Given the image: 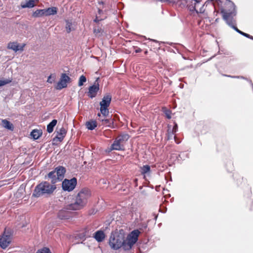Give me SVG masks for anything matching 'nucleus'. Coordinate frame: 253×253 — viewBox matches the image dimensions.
Listing matches in <instances>:
<instances>
[{
  "instance_id": "obj_1",
  "label": "nucleus",
  "mask_w": 253,
  "mask_h": 253,
  "mask_svg": "<svg viewBox=\"0 0 253 253\" xmlns=\"http://www.w3.org/2000/svg\"><path fill=\"white\" fill-rule=\"evenodd\" d=\"M91 195V191L88 188H82L76 196L74 202L67 206V209L77 211L83 209L86 205Z\"/></svg>"
},
{
  "instance_id": "obj_2",
  "label": "nucleus",
  "mask_w": 253,
  "mask_h": 253,
  "mask_svg": "<svg viewBox=\"0 0 253 253\" xmlns=\"http://www.w3.org/2000/svg\"><path fill=\"white\" fill-rule=\"evenodd\" d=\"M56 186L50 184L47 181H42L38 184L35 188L32 193V197L39 198L41 196H48L53 194Z\"/></svg>"
},
{
  "instance_id": "obj_3",
  "label": "nucleus",
  "mask_w": 253,
  "mask_h": 253,
  "mask_svg": "<svg viewBox=\"0 0 253 253\" xmlns=\"http://www.w3.org/2000/svg\"><path fill=\"white\" fill-rule=\"evenodd\" d=\"M125 236L118 231L112 232L109 240V245L112 249L118 250L123 247L124 249Z\"/></svg>"
},
{
  "instance_id": "obj_4",
  "label": "nucleus",
  "mask_w": 253,
  "mask_h": 253,
  "mask_svg": "<svg viewBox=\"0 0 253 253\" xmlns=\"http://www.w3.org/2000/svg\"><path fill=\"white\" fill-rule=\"evenodd\" d=\"M227 5L230 8L229 9H222L221 12L223 19L226 21L227 24L230 26L232 24H235L234 17L236 15V11L235 5L233 2L229 0Z\"/></svg>"
},
{
  "instance_id": "obj_5",
  "label": "nucleus",
  "mask_w": 253,
  "mask_h": 253,
  "mask_svg": "<svg viewBox=\"0 0 253 253\" xmlns=\"http://www.w3.org/2000/svg\"><path fill=\"white\" fill-rule=\"evenodd\" d=\"M140 233V232L138 229H135L128 235L126 240L124 239V250L125 251H129L132 248L138 241Z\"/></svg>"
},
{
  "instance_id": "obj_6",
  "label": "nucleus",
  "mask_w": 253,
  "mask_h": 253,
  "mask_svg": "<svg viewBox=\"0 0 253 253\" xmlns=\"http://www.w3.org/2000/svg\"><path fill=\"white\" fill-rule=\"evenodd\" d=\"M129 138V135L127 133L122 134L115 139L111 145V149L115 150H123L124 146L123 143L126 142Z\"/></svg>"
},
{
  "instance_id": "obj_7",
  "label": "nucleus",
  "mask_w": 253,
  "mask_h": 253,
  "mask_svg": "<svg viewBox=\"0 0 253 253\" xmlns=\"http://www.w3.org/2000/svg\"><path fill=\"white\" fill-rule=\"evenodd\" d=\"M111 99V95L110 94H107L104 96L102 101L100 102V111L104 117L109 115V110L108 108L110 104Z\"/></svg>"
},
{
  "instance_id": "obj_8",
  "label": "nucleus",
  "mask_w": 253,
  "mask_h": 253,
  "mask_svg": "<svg viewBox=\"0 0 253 253\" xmlns=\"http://www.w3.org/2000/svg\"><path fill=\"white\" fill-rule=\"evenodd\" d=\"M77 184V180L75 177L71 179H65L62 183V188L64 191L70 192L73 191Z\"/></svg>"
},
{
  "instance_id": "obj_9",
  "label": "nucleus",
  "mask_w": 253,
  "mask_h": 253,
  "mask_svg": "<svg viewBox=\"0 0 253 253\" xmlns=\"http://www.w3.org/2000/svg\"><path fill=\"white\" fill-rule=\"evenodd\" d=\"M11 242V236L8 232H4L0 237V247L2 249H6Z\"/></svg>"
},
{
  "instance_id": "obj_10",
  "label": "nucleus",
  "mask_w": 253,
  "mask_h": 253,
  "mask_svg": "<svg viewBox=\"0 0 253 253\" xmlns=\"http://www.w3.org/2000/svg\"><path fill=\"white\" fill-rule=\"evenodd\" d=\"M99 78H97L93 84L88 87L87 96L90 98H94L99 90Z\"/></svg>"
},
{
  "instance_id": "obj_11",
  "label": "nucleus",
  "mask_w": 253,
  "mask_h": 253,
  "mask_svg": "<svg viewBox=\"0 0 253 253\" xmlns=\"http://www.w3.org/2000/svg\"><path fill=\"white\" fill-rule=\"evenodd\" d=\"M70 78L65 73H62L59 81L56 87L57 89H61L67 86V84L70 81Z\"/></svg>"
},
{
  "instance_id": "obj_12",
  "label": "nucleus",
  "mask_w": 253,
  "mask_h": 253,
  "mask_svg": "<svg viewBox=\"0 0 253 253\" xmlns=\"http://www.w3.org/2000/svg\"><path fill=\"white\" fill-rule=\"evenodd\" d=\"M57 175L59 181H62L64 177L66 172V169L63 166H59L54 169Z\"/></svg>"
},
{
  "instance_id": "obj_13",
  "label": "nucleus",
  "mask_w": 253,
  "mask_h": 253,
  "mask_svg": "<svg viewBox=\"0 0 253 253\" xmlns=\"http://www.w3.org/2000/svg\"><path fill=\"white\" fill-rule=\"evenodd\" d=\"M26 44L23 43L22 45L19 46L16 42H10L7 45V48L12 49L15 52L18 51H23L24 47L25 46Z\"/></svg>"
},
{
  "instance_id": "obj_14",
  "label": "nucleus",
  "mask_w": 253,
  "mask_h": 253,
  "mask_svg": "<svg viewBox=\"0 0 253 253\" xmlns=\"http://www.w3.org/2000/svg\"><path fill=\"white\" fill-rule=\"evenodd\" d=\"M97 116L99 117L98 120L102 122V125L108 126L110 128H113L114 121L113 119H101L100 113H98Z\"/></svg>"
},
{
  "instance_id": "obj_15",
  "label": "nucleus",
  "mask_w": 253,
  "mask_h": 253,
  "mask_svg": "<svg viewBox=\"0 0 253 253\" xmlns=\"http://www.w3.org/2000/svg\"><path fill=\"white\" fill-rule=\"evenodd\" d=\"M93 237L98 242H101L105 239V235L102 230H100L94 233Z\"/></svg>"
},
{
  "instance_id": "obj_16",
  "label": "nucleus",
  "mask_w": 253,
  "mask_h": 253,
  "mask_svg": "<svg viewBox=\"0 0 253 253\" xmlns=\"http://www.w3.org/2000/svg\"><path fill=\"white\" fill-rule=\"evenodd\" d=\"M47 178L51 179V182L53 185L59 181L54 170L49 172L47 176H45V179H47Z\"/></svg>"
},
{
  "instance_id": "obj_17",
  "label": "nucleus",
  "mask_w": 253,
  "mask_h": 253,
  "mask_svg": "<svg viewBox=\"0 0 253 253\" xmlns=\"http://www.w3.org/2000/svg\"><path fill=\"white\" fill-rule=\"evenodd\" d=\"M57 8L54 6L45 9V16L54 15L57 13Z\"/></svg>"
},
{
  "instance_id": "obj_18",
  "label": "nucleus",
  "mask_w": 253,
  "mask_h": 253,
  "mask_svg": "<svg viewBox=\"0 0 253 253\" xmlns=\"http://www.w3.org/2000/svg\"><path fill=\"white\" fill-rule=\"evenodd\" d=\"M69 217V212L66 210H61L58 213V217L60 219H68Z\"/></svg>"
},
{
  "instance_id": "obj_19",
  "label": "nucleus",
  "mask_w": 253,
  "mask_h": 253,
  "mask_svg": "<svg viewBox=\"0 0 253 253\" xmlns=\"http://www.w3.org/2000/svg\"><path fill=\"white\" fill-rule=\"evenodd\" d=\"M2 126L3 127L10 130H13L14 129L13 124L5 119L2 120Z\"/></svg>"
},
{
  "instance_id": "obj_20",
  "label": "nucleus",
  "mask_w": 253,
  "mask_h": 253,
  "mask_svg": "<svg viewBox=\"0 0 253 253\" xmlns=\"http://www.w3.org/2000/svg\"><path fill=\"white\" fill-rule=\"evenodd\" d=\"M42 132L41 130L38 129H34L31 132V137L34 139L37 140L40 138V137L42 135Z\"/></svg>"
},
{
  "instance_id": "obj_21",
  "label": "nucleus",
  "mask_w": 253,
  "mask_h": 253,
  "mask_svg": "<svg viewBox=\"0 0 253 253\" xmlns=\"http://www.w3.org/2000/svg\"><path fill=\"white\" fill-rule=\"evenodd\" d=\"M57 121L55 119H53L52 120L51 122H50L47 125V131L48 133H51L54 129V126L57 124Z\"/></svg>"
},
{
  "instance_id": "obj_22",
  "label": "nucleus",
  "mask_w": 253,
  "mask_h": 253,
  "mask_svg": "<svg viewBox=\"0 0 253 253\" xmlns=\"http://www.w3.org/2000/svg\"><path fill=\"white\" fill-rule=\"evenodd\" d=\"M35 0H29L25 3H22L21 6L22 8H33L35 6Z\"/></svg>"
},
{
  "instance_id": "obj_23",
  "label": "nucleus",
  "mask_w": 253,
  "mask_h": 253,
  "mask_svg": "<svg viewBox=\"0 0 253 253\" xmlns=\"http://www.w3.org/2000/svg\"><path fill=\"white\" fill-rule=\"evenodd\" d=\"M32 16L34 17H41L45 16V9L36 10L33 12Z\"/></svg>"
},
{
  "instance_id": "obj_24",
  "label": "nucleus",
  "mask_w": 253,
  "mask_h": 253,
  "mask_svg": "<svg viewBox=\"0 0 253 253\" xmlns=\"http://www.w3.org/2000/svg\"><path fill=\"white\" fill-rule=\"evenodd\" d=\"M86 126L88 129L92 130L97 126V124L95 121H88L86 122Z\"/></svg>"
},
{
  "instance_id": "obj_25",
  "label": "nucleus",
  "mask_w": 253,
  "mask_h": 253,
  "mask_svg": "<svg viewBox=\"0 0 253 253\" xmlns=\"http://www.w3.org/2000/svg\"><path fill=\"white\" fill-rule=\"evenodd\" d=\"M65 22H66L65 28L66 30V32L67 33H70L71 32V31L72 30V22L71 20H66Z\"/></svg>"
},
{
  "instance_id": "obj_26",
  "label": "nucleus",
  "mask_w": 253,
  "mask_h": 253,
  "mask_svg": "<svg viewBox=\"0 0 253 253\" xmlns=\"http://www.w3.org/2000/svg\"><path fill=\"white\" fill-rule=\"evenodd\" d=\"M150 170V167L149 165H144L141 168V173L144 175L147 173L149 172Z\"/></svg>"
},
{
  "instance_id": "obj_27",
  "label": "nucleus",
  "mask_w": 253,
  "mask_h": 253,
  "mask_svg": "<svg viewBox=\"0 0 253 253\" xmlns=\"http://www.w3.org/2000/svg\"><path fill=\"white\" fill-rule=\"evenodd\" d=\"M173 134L174 133H173L172 130H171V128L169 127L167 133V140L171 139L173 137H174V138L175 139V136H173Z\"/></svg>"
},
{
  "instance_id": "obj_28",
  "label": "nucleus",
  "mask_w": 253,
  "mask_h": 253,
  "mask_svg": "<svg viewBox=\"0 0 253 253\" xmlns=\"http://www.w3.org/2000/svg\"><path fill=\"white\" fill-rule=\"evenodd\" d=\"M188 156V154L184 152H181L178 154V156H176L177 160L181 161L184 160L185 158H187Z\"/></svg>"
},
{
  "instance_id": "obj_29",
  "label": "nucleus",
  "mask_w": 253,
  "mask_h": 253,
  "mask_svg": "<svg viewBox=\"0 0 253 253\" xmlns=\"http://www.w3.org/2000/svg\"><path fill=\"white\" fill-rule=\"evenodd\" d=\"M11 78L6 79L4 80H0V86H3L5 84H8L12 82Z\"/></svg>"
},
{
  "instance_id": "obj_30",
  "label": "nucleus",
  "mask_w": 253,
  "mask_h": 253,
  "mask_svg": "<svg viewBox=\"0 0 253 253\" xmlns=\"http://www.w3.org/2000/svg\"><path fill=\"white\" fill-rule=\"evenodd\" d=\"M36 253H51V252L48 248L43 247L41 249H39Z\"/></svg>"
},
{
  "instance_id": "obj_31",
  "label": "nucleus",
  "mask_w": 253,
  "mask_h": 253,
  "mask_svg": "<svg viewBox=\"0 0 253 253\" xmlns=\"http://www.w3.org/2000/svg\"><path fill=\"white\" fill-rule=\"evenodd\" d=\"M86 78L84 75H82L80 78L78 83V85L79 86H82L86 82Z\"/></svg>"
},
{
  "instance_id": "obj_32",
  "label": "nucleus",
  "mask_w": 253,
  "mask_h": 253,
  "mask_svg": "<svg viewBox=\"0 0 253 253\" xmlns=\"http://www.w3.org/2000/svg\"><path fill=\"white\" fill-rule=\"evenodd\" d=\"M107 16L105 15L104 16L101 17V16H98V15H96L95 18L93 20V21L96 23H98L99 21H102L106 18H107Z\"/></svg>"
},
{
  "instance_id": "obj_33",
  "label": "nucleus",
  "mask_w": 253,
  "mask_h": 253,
  "mask_svg": "<svg viewBox=\"0 0 253 253\" xmlns=\"http://www.w3.org/2000/svg\"><path fill=\"white\" fill-rule=\"evenodd\" d=\"M98 9V13L97 15L98 16H101V17L104 16L105 15L107 16V11L106 10H103L101 8H97Z\"/></svg>"
},
{
  "instance_id": "obj_34",
  "label": "nucleus",
  "mask_w": 253,
  "mask_h": 253,
  "mask_svg": "<svg viewBox=\"0 0 253 253\" xmlns=\"http://www.w3.org/2000/svg\"><path fill=\"white\" fill-rule=\"evenodd\" d=\"M66 133H67V131H66V129L64 127H61L59 129V131H58V134L59 135H60L61 136H63V137H65V136L66 135Z\"/></svg>"
},
{
  "instance_id": "obj_35",
  "label": "nucleus",
  "mask_w": 253,
  "mask_h": 253,
  "mask_svg": "<svg viewBox=\"0 0 253 253\" xmlns=\"http://www.w3.org/2000/svg\"><path fill=\"white\" fill-rule=\"evenodd\" d=\"M164 113H165V114L166 115L167 118L168 119H171V112L170 110H169V109H165V110H164Z\"/></svg>"
},
{
  "instance_id": "obj_36",
  "label": "nucleus",
  "mask_w": 253,
  "mask_h": 253,
  "mask_svg": "<svg viewBox=\"0 0 253 253\" xmlns=\"http://www.w3.org/2000/svg\"><path fill=\"white\" fill-rule=\"evenodd\" d=\"M102 31V29L99 27H95L93 28V33L95 34L101 33Z\"/></svg>"
},
{
  "instance_id": "obj_37",
  "label": "nucleus",
  "mask_w": 253,
  "mask_h": 253,
  "mask_svg": "<svg viewBox=\"0 0 253 253\" xmlns=\"http://www.w3.org/2000/svg\"><path fill=\"white\" fill-rule=\"evenodd\" d=\"M63 138H64V137L61 136H60V137H58V136H55L53 139V145L55 144V143L54 142L55 141H58L59 142H61L63 140Z\"/></svg>"
},
{
  "instance_id": "obj_38",
  "label": "nucleus",
  "mask_w": 253,
  "mask_h": 253,
  "mask_svg": "<svg viewBox=\"0 0 253 253\" xmlns=\"http://www.w3.org/2000/svg\"><path fill=\"white\" fill-rule=\"evenodd\" d=\"M240 35L248 38V39H251L252 40H253V36L248 34H247L246 33H244L242 31H241V33L240 34Z\"/></svg>"
},
{
  "instance_id": "obj_39",
  "label": "nucleus",
  "mask_w": 253,
  "mask_h": 253,
  "mask_svg": "<svg viewBox=\"0 0 253 253\" xmlns=\"http://www.w3.org/2000/svg\"><path fill=\"white\" fill-rule=\"evenodd\" d=\"M177 130H178L177 124L175 123L172 128H171V130H172L173 133H174L175 132H176L177 131Z\"/></svg>"
},
{
  "instance_id": "obj_40",
  "label": "nucleus",
  "mask_w": 253,
  "mask_h": 253,
  "mask_svg": "<svg viewBox=\"0 0 253 253\" xmlns=\"http://www.w3.org/2000/svg\"><path fill=\"white\" fill-rule=\"evenodd\" d=\"M235 24H232L231 26H230V27H231L232 28H233L235 31H236L238 33H239V34L241 33V31L239 30L237 27H236L234 25Z\"/></svg>"
},
{
  "instance_id": "obj_41",
  "label": "nucleus",
  "mask_w": 253,
  "mask_h": 253,
  "mask_svg": "<svg viewBox=\"0 0 253 253\" xmlns=\"http://www.w3.org/2000/svg\"><path fill=\"white\" fill-rule=\"evenodd\" d=\"M223 76L229 77L231 78H234V79H240V76H231V75H228L225 74H222Z\"/></svg>"
},
{
  "instance_id": "obj_42",
  "label": "nucleus",
  "mask_w": 253,
  "mask_h": 253,
  "mask_svg": "<svg viewBox=\"0 0 253 253\" xmlns=\"http://www.w3.org/2000/svg\"><path fill=\"white\" fill-rule=\"evenodd\" d=\"M79 237L80 238H84L85 239L86 238L87 236H86L85 233H83L82 234H81Z\"/></svg>"
},
{
  "instance_id": "obj_43",
  "label": "nucleus",
  "mask_w": 253,
  "mask_h": 253,
  "mask_svg": "<svg viewBox=\"0 0 253 253\" xmlns=\"http://www.w3.org/2000/svg\"><path fill=\"white\" fill-rule=\"evenodd\" d=\"M240 79L245 80L248 81L250 83V81H251L250 79H249L244 76H240Z\"/></svg>"
},
{
  "instance_id": "obj_44",
  "label": "nucleus",
  "mask_w": 253,
  "mask_h": 253,
  "mask_svg": "<svg viewBox=\"0 0 253 253\" xmlns=\"http://www.w3.org/2000/svg\"><path fill=\"white\" fill-rule=\"evenodd\" d=\"M51 75L49 76L47 79V82L49 83H52L54 81V79L51 80Z\"/></svg>"
},
{
  "instance_id": "obj_45",
  "label": "nucleus",
  "mask_w": 253,
  "mask_h": 253,
  "mask_svg": "<svg viewBox=\"0 0 253 253\" xmlns=\"http://www.w3.org/2000/svg\"><path fill=\"white\" fill-rule=\"evenodd\" d=\"M142 51V49L141 48H140L139 47H136V49L135 50V53H139L140 52H141Z\"/></svg>"
},
{
  "instance_id": "obj_46",
  "label": "nucleus",
  "mask_w": 253,
  "mask_h": 253,
  "mask_svg": "<svg viewBox=\"0 0 253 253\" xmlns=\"http://www.w3.org/2000/svg\"><path fill=\"white\" fill-rule=\"evenodd\" d=\"M190 10L191 11H196L197 13H198V11L196 10V8H195V6H192L190 8Z\"/></svg>"
},
{
  "instance_id": "obj_47",
  "label": "nucleus",
  "mask_w": 253,
  "mask_h": 253,
  "mask_svg": "<svg viewBox=\"0 0 253 253\" xmlns=\"http://www.w3.org/2000/svg\"><path fill=\"white\" fill-rule=\"evenodd\" d=\"M167 211V208H165L163 210H161V209H160V211H161V212H163V213H165Z\"/></svg>"
},
{
  "instance_id": "obj_48",
  "label": "nucleus",
  "mask_w": 253,
  "mask_h": 253,
  "mask_svg": "<svg viewBox=\"0 0 253 253\" xmlns=\"http://www.w3.org/2000/svg\"><path fill=\"white\" fill-rule=\"evenodd\" d=\"M142 228L144 229H146L147 228V225L146 223H143L142 226Z\"/></svg>"
},
{
  "instance_id": "obj_49",
  "label": "nucleus",
  "mask_w": 253,
  "mask_h": 253,
  "mask_svg": "<svg viewBox=\"0 0 253 253\" xmlns=\"http://www.w3.org/2000/svg\"><path fill=\"white\" fill-rule=\"evenodd\" d=\"M98 3L99 4H101V5H104V2L103 1H99L98 2Z\"/></svg>"
},
{
  "instance_id": "obj_50",
  "label": "nucleus",
  "mask_w": 253,
  "mask_h": 253,
  "mask_svg": "<svg viewBox=\"0 0 253 253\" xmlns=\"http://www.w3.org/2000/svg\"><path fill=\"white\" fill-rule=\"evenodd\" d=\"M160 1L162 2H165L169 1V0H160Z\"/></svg>"
},
{
  "instance_id": "obj_51",
  "label": "nucleus",
  "mask_w": 253,
  "mask_h": 253,
  "mask_svg": "<svg viewBox=\"0 0 253 253\" xmlns=\"http://www.w3.org/2000/svg\"><path fill=\"white\" fill-rule=\"evenodd\" d=\"M148 40H150V41H151L154 42H157L156 40H152V39H148Z\"/></svg>"
},
{
  "instance_id": "obj_52",
  "label": "nucleus",
  "mask_w": 253,
  "mask_h": 253,
  "mask_svg": "<svg viewBox=\"0 0 253 253\" xmlns=\"http://www.w3.org/2000/svg\"><path fill=\"white\" fill-rule=\"evenodd\" d=\"M194 1H195L196 3H199L200 2V0H195Z\"/></svg>"
},
{
  "instance_id": "obj_53",
  "label": "nucleus",
  "mask_w": 253,
  "mask_h": 253,
  "mask_svg": "<svg viewBox=\"0 0 253 253\" xmlns=\"http://www.w3.org/2000/svg\"><path fill=\"white\" fill-rule=\"evenodd\" d=\"M134 181H135V182H136L137 181V179L135 178V179H134Z\"/></svg>"
},
{
  "instance_id": "obj_54",
  "label": "nucleus",
  "mask_w": 253,
  "mask_h": 253,
  "mask_svg": "<svg viewBox=\"0 0 253 253\" xmlns=\"http://www.w3.org/2000/svg\"><path fill=\"white\" fill-rule=\"evenodd\" d=\"M147 52H147V51H145V54H147Z\"/></svg>"
}]
</instances>
